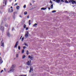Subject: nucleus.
Here are the masks:
<instances>
[{
  "label": "nucleus",
  "mask_w": 76,
  "mask_h": 76,
  "mask_svg": "<svg viewBox=\"0 0 76 76\" xmlns=\"http://www.w3.org/2000/svg\"><path fill=\"white\" fill-rule=\"evenodd\" d=\"M15 66V65H13L12 66V67L10 68V71L8 72V73H12V72H13L14 71V69H13V67H14L13 66Z\"/></svg>",
  "instance_id": "nucleus-1"
},
{
  "label": "nucleus",
  "mask_w": 76,
  "mask_h": 76,
  "mask_svg": "<svg viewBox=\"0 0 76 76\" xmlns=\"http://www.w3.org/2000/svg\"><path fill=\"white\" fill-rule=\"evenodd\" d=\"M56 2L58 3H59L60 2H64V1L63 0H56Z\"/></svg>",
  "instance_id": "nucleus-2"
},
{
  "label": "nucleus",
  "mask_w": 76,
  "mask_h": 76,
  "mask_svg": "<svg viewBox=\"0 0 76 76\" xmlns=\"http://www.w3.org/2000/svg\"><path fill=\"white\" fill-rule=\"evenodd\" d=\"M4 27L3 26H1L0 27V30H1L2 31V32H3L4 31Z\"/></svg>",
  "instance_id": "nucleus-3"
},
{
  "label": "nucleus",
  "mask_w": 76,
  "mask_h": 76,
  "mask_svg": "<svg viewBox=\"0 0 76 76\" xmlns=\"http://www.w3.org/2000/svg\"><path fill=\"white\" fill-rule=\"evenodd\" d=\"M3 39H2V40L1 42V46H3V47H4V42H3Z\"/></svg>",
  "instance_id": "nucleus-4"
},
{
  "label": "nucleus",
  "mask_w": 76,
  "mask_h": 76,
  "mask_svg": "<svg viewBox=\"0 0 76 76\" xmlns=\"http://www.w3.org/2000/svg\"><path fill=\"white\" fill-rule=\"evenodd\" d=\"M29 34V33L28 31H26L25 34V37L26 38H28V34Z\"/></svg>",
  "instance_id": "nucleus-5"
},
{
  "label": "nucleus",
  "mask_w": 76,
  "mask_h": 76,
  "mask_svg": "<svg viewBox=\"0 0 76 76\" xmlns=\"http://www.w3.org/2000/svg\"><path fill=\"white\" fill-rule=\"evenodd\" d=\"M31 60H30V61H28L26 63L28 66H30V65H31Z\"/></svg>",
  "instance_id": "nucleus-6"
},
{
  "label": "nucleus",
  "mask_w": 76,
  "mask_h": 76,
  "mask_svg": "<svg viewBox=\"0 0 76 76\" xmlns=\"http://www.w3.org/2000/svg\"><path fill=\"white\" fill-rule=\"evenodd\" d=\"M7 34L8 36V37H10V32H9V31H8L7 32Z\"/></svg>",
  "instance_id": "nucleus-7"
},
{
  "label": "nucleus",
  "mask_w": 76,
  "mask_h": 76,
  "mask_svg": "<svg viewBox=\"0 0 76 76\" xmlns=\"http://www.w3.org/2000/svg\"><path fill=\"white\" fill-rule=\"evenodd\" d=\"M3 3L4 4V3H5V5L6 6V4H7V0H4Z\"/></svg>",
  "instance_id": "nucleus-8"
},
{
  "label": "nucleus",
  "mask_w": 76,
  "mask_h": 76,
  "mask_svg": "<svg viewBox=\"0 0 76 76\" xmlns=\"http://www.w3.org/2000/svg\"><path fill=\"white\" fill-rule=\"evenodd\" d=\"M18 42H17L15 44V45L14 46V48H17L18 45Z\"/></svg>",
  "instance_id": "nucleus-9"
},
{
  "label": "nucleus",
  "mask_w": 76,
  "mask_h": 76,
  "mask_svg": "<svg viewBox=\"0 0 76 76\" xmlns=\"http://www.w3.org/2000/svg\"><path fill=\"white\" fill-rule=\"evenodd\" d=\"M3 63V60H1V58L0 57V63L1 64Z\"/></svg>",
  "instance_id": "nucleus-10"
},
{
  "label": "nucleus",
  "mask_w": 76,
  "mask_h": 76,
  "mask_svg": "<svg viewBox=\"0 0 76 76\" xmlns=\"http://www.w3.org/2000/svg\"><path fill=\"white\" fill-rule=\"evenodd\" d=\"M13 18L14 19V20H15V14H13Z\"/></svg>",
  "instance_id": "nucleus-11"
},
{
  "label": "nucleus",
  "mask_w": 76,
  "mask_h": 76,
  "mask_svg": "<svg viewBox=\"0 0 76 76\" xmlns=\"http://www.w3.org/2000/svg\"><path fill=\"white\" fill-rule=\"evenodd\" d=\"M28 58H30V59H31V60H32V58H33V57H32L30 56H28Z\"/></svg>",
  "instance_id": "nucleus-12"
},
{
  "label": "nucleus",
  "mask_w": 76,
  "mask_h": 76,
  "mask_svg": "<svg viewBox=\"0 0 76 76\" xmlns=\"http://www.w3.org/2000/svg\"><path fill=\"white\" fill-rule=\"evenodd\" d=\"M31 71H33V69H32L31 67H30V69L29 71L30 73H31Z\"/></svg>",
  "instance_id": "nucleus-13"
},
{
  "label": "nucleus",
  "mask_w": 76,
  "mask_h": 76,
  "mask_svg": "<svg viewBox=\"0 0 76 76\" xmlns=\"http://www.w3.org/2000/svg\"><path fill=\"white\" fill-rule=\"evenodd\" d=\"M16 9L17 10H19V6H17L16 7Z\"/></svg>",
  "instance_id": "nucleus-14"
},
{
  "label": "nucleus",
  "mask_w": 76,
  "mask_h": 76,
  "mask_svg": "<svg viewBox=\"0 0 76 76\" xmlns=\"http://www.w3.org/2000/svg\"><path fill=\"white\" fill-rule=\"evenodd\" d=\"M36 26H37V23H35V24H34L33 25V26H34V27H37Z\"/></svg>",
  "instance_id": "nucleus-15"
},
{
  "label": "nucleus",
  "mask_w": 76,
  "mask_h": 76,
  "mask_svg": "<svg viewBox=\"0 0 76 76\" xmlns=\"http://www.w3.org/2000/svg\"><path fill=\"white\" fill-rule=\"evenodd\" d=\"M46 9H47L46 8H45L44 7H43V8H42L41 9V10H45Z\"/></svg>",
  "instance_id": "nucleus-16"
},
{
  "label": "nucleus",
  "mask_w": 76,
  "mask_h": 76,
  "mask_svg": "<svg viewBox=\"0 0 76 76\" xmlns=\"http://www.w3.org/2000/svg\"><path fill=\"white\" fill-rule=\"evenodd\" d=\"M23 26L24 28H26V25L24 24Z\"/></svg>",
  "instance_id": "nucleus-17"
},
{
  "label": "nucleus",
  "mask_w": 76,
  "mask_h": 76,
  "mask_svg": "<svg viewBox=\"0 0 76 76\" xmlns=\"http://www.w3.org/2000/svg\"><path fill=\"white\" fill-rule=\"evenodd\" d=\"M50 7L51 9H53V4H51Z\"/></svg>",
  "instance_id": "nucleus-18"
},
{
  "label": "nucleus",
  "mask_w": 76,
  "mask_h": 76,
  "mask_svg": "<svg viewBox=\"0 0 76 76\" xmlns=\"http://www.w3.org/2000/svg\"><path fill=\"white\" fill-rule=\"evenodd\" d=\"M72 4H75V3H76V1H73L72 2Z\"/></svg>",
  "instance_id": "nucleus-19"
},
{
  "label": "nucleus",
  "mask_w": 76,
  "mask_h": 76,
  "mask_svg": "<svg viewBox=\"0 0 76 76\" xmlns=\"http://www.w3.org/2000/svg\"><path fill=\"white\" fill-rule=\"evenodd\" d=\"M74 1V0H70V1H69V2L70 3V2H72Z\"/></svg>",
  "instance_id": "nucleus-20"
},
{
  "label": "nucleus",
  "mask_w": 76,
  "mask_h": 76,
  "mask_svg": "<svg viewBox=\"0 0 76 76\" xmlns=\"http://www.w3.org/2000/svg\"><path fill=\"white\" fill-rule=\"evenodd\" d=\"M10 13H12V12H13V9H11V10H10Z\"/></svg>",
  "instance_id": "nucleus-21"
},
{
  "label": "nucleus",
  "mask_w": 76,
  "mask_h": 76,
  "mask_svg": "<svg viewBox=\"0 0 76 76\" xmlns=\"http://www.w3.org/2000/svg\"><path fill=\"white\" fill-rule=\"evenodd\" d=\"M26 57V56H25V55H24L23 56V58H25V57Z\"/></svg>",
  "instance_id": "nucleus-22"
},
{
  "label": "nucleus",
  "mask_w": 76,
  "mask_h": 76,
  "mask_svg": "<svg viewBox=\"0 0 76 76\" xmlns=\"http://www.w3.org/2000/svg\"><path fill=\"white\" fill-rule=\"evenodd\" d=\"M56 12V11L54 10L52 11V13H55Z\"/></svg>",
  "instance_id": "nucleus-23"
},
{
  "label": "nucleus",
  "mask_w": 76,
  "mask_h": 76,
  "mask_svg": "<svg viewBox=\"0 0 76 76\" xmlns=\"http://www.w3.org/2000/svg\"><path fill=\"white\" fill-rule=\"evenodd\" d=\"M65 2L66 3H69V2L67 1V0H66L65 1Z\"/></svg>",
  "instance_id": "nucleus-24"
},
{
  "label": "nucleus",
  "mask_w": 76,
  "mask_h": 76,
  "mask_svg": "<svg viewBox=\"0 0 76 76\" xmlns=\"http://www.w3.org/2000/svg\"><path fill=\"white\" fill-rule=\"evenodd\" d=\"M8 12L9 13H10V10L9 8L8 10Z\"/></svg>",
  "instance_id": "nucleus-25"
},
{
  "label": "nucleus",
  "mask_w": 76,
  "mask_h": 76,
  "mask_svg": "<svg viewBox=\"0 0 76 76\" xmlns=\"http://www.w3.org/2000/svg\"><path fill=\"white\" fill-rule=\"evenodd\" d=\"M24 14L25 15H27V12H24Z\"/></svg>",
  "instance_id": "nucleus-26"
},
{
  "label": "nucleus",
  "mask_w": 76,
  "mask_h": 76,
  "mask_svg": "<svg viewBox=\"0 0 76 76\" xmlns=\"http://www.w3.org/2000/svg\"><path fill=\"white\" fill-rule=\"evenodd\" d=\"M26 54L27 55L29 54V51H28V50L27 51Z\"/></svg>",
  "instance_id": "nucleus-27"
},
{
  "label": "nucleus",
  "mask_w": 76,
  "mask_h": 76,
  "mask_svg": "<svg viewBox=\"0 0 76 76\" xmlns=\"http://www.w3.org/2000/svg\"><path fill=\"white\" fill-rule=\"evenodd\" d=\"M24 53V50L23 49L22 50V53Z\"/></svg>",
  "instance_id": "nucleus-28"
},
{
  "label": "nucleus",
  "mask_w": 76,
  "mask_h": 76,
  "mask_svg": "<svg viewBox=\"0 0 76 76\" xmlns=\"http://www.w3.org/2000/svg\"><path fill=\"white\" fill-rule=\"evenodd\" d=\"M23 39H24V37H23L22 39H21V41H23Z\"/></svg>",
  "instance_id": "nucleus-29"
},
{
  "label": "nucleus",
  "mask_w": 76,
  "mask_h": 76,
  "mask_svg": "<svg viewBox=\"0 0 76 76\" xmlns=\"http://www.w3.org/2000/svg\"><path fill=\"white\" fill-rule=\"evenodd\" d=\"M18 50H20V47L19 46H18Z\"/></svg>",
  "instance_id": "nucleus-30"
},
{
  "label": "nucleus",
  "mask_w": 76,
  "mask_h": 76,
  "mask_svg": "<svg viewBox=\"0 0 76 76\" xmlns=\"http://www.w3.org/2000/svg\"><path fill=\"white\" fill-rule=\"evenodd\" d=\"M23 8H24V9L26 8V5H25L23 7Z\"/></svg>",
  "instance_id": "nucleus-31"
},
{
  "label": "nucleus",
  "mask_w": 76,
  "mask_h": 76,
  "mask_svg": "<svg viewBox=\"0 0 76 76\" xmlns=\"http://www.w3.org/2000/svg\"><path fill=\"white\" fill-rule=\"evenodd\" d=\"M25 45H26V46H27V47H28V45L26 43H25Z\"/></svg>",
  "instance_id": "nucleus-32"
},
{
  "label": "nucleus",
  "mask_w": 76,
  "mask_h": 76,
  "mask_svg": "<svg viewBox=\"0 0 76 76\" xmlns=\"http://www.w3.org/2000/svg\"><path fill=\"white\" fill-rule=\"evenodd\" d=\"M24 21H22V24L23 25V24H24Z\"/></svg>",
  "instance_id": "nucleus-33"
},
{
  "label": "nucleus",
  "mask_w": 76,
  "mask_h": 76,
  "mask_svg": "<svg viewBox=\"0 0 76 76\" xmlns=\"http://www.w3.org/2000/svg\"><path fill=\"white\" fill-rule=\"evenodd\" d=\"M50 3H51V4H52L53 3V2H52V1H51V0L50 1Z\"/></svg>",
  "instance_id": "nucleus-34"
},
{
  "label": "nucleus",
  "mask_w": 76,
  "mask_h": 76,
  "mask_svg": "<svg viewBox=\"0 0 76 76\" xmlns=\"http://www.w3.org/2000/svg\"><path fill=\"white\" fill-rule=\"evenodd\" d=\"M5 26H7V24H5Z\"/></svg>",
  "instance_id": "nucleus-35"
},
{
  "label": "nucleus",
  "mask_w": 76,
  "mask_h": 76,
  "mask_svg": "<svg viewBox=\"0 0 76 76\" xmlns=\"http://www.w3.org/2000/svg\"><path fill=\"white\" fill-rule=\"evenodd\" d=\"M3 72V70H2L1 71V73H2Z\"/></svg>",
  "instance_id": "nucleus-36"
},
{
  "label": "nucleus",
  "mask_w": 76,
  "mask_h": 76,
  "mask_svg": "<svg viewBox=\"0 0 76 76\" xmlns=\"http://www.w3.org/2000/svg\"><path fill=\"white\" fill-rule=\"evenodd\" d=\"M28 30V28L27 27L26 28V30Z\"/></svg>",
  "instance_id": "nucleus-37"
},
{
  "label": "nucleus",
  "mask_w": 76,
  "mask_h": 76,
  "mask_svg": "<svg viewBox=\"0 0 76 76\" xmlns=\"http://www.w3.org/2000/svg\"><path fill=\"white\" fill-rule=\"evenodd\" d=\"M25 48H26V46H24L23 47V49H25Z\"/></svg>",
  "instance_id": "nucleus-38"
},
{
  "label": "nucleus",
  "mask_w": 76,
  "mask_h": 76,
  "mask_svg": "<svg viewBox=\"0 0 76 76\" xmlns=\"http://www.w3.org/2000/svg\"><path fill=\"white\" fill-rule=\"evenodd\" d=\"M14 29H15V28H12V31H13L14 30Z\"/></svg>",
  "instance_id": "nucleus-39"
},
{
  "label": "nucleus",
  "mask_w": 76,
  "mask_h": 76,
  "mask_svg": "<svg viewBox=\"0 0 76 76\" xmlns=\"http://www.w3.org/2000/svg\"><path fill=\"white\" fill-rule=\"evenodd\" d=\"M16 56L17 57H18V54H16Z\"/></svg>",
  "instance_id": "nucleus-40"
},
{
  "label": "nucleus",
  "mask_w": 76,
  "mask_h": 76,
  "mask_svg": "<svg viewBox=\"0 0 76 76\" xmlns=\"http://www.w3.org/2000/svg\"><path fill=\"white\" fill-rule=\"evenodd\" d=\"M17 4H17V3H15V6H16V5H17Z\"/></svg>",
  "instance_id": "nucleus-41"
},
{
  "label": "nucleus",
  "mask_w": 76,
  "mask_h": 76,
  "mask_svg": "<svg viewBox=\"0 0 76 76\" xmlns=\"http://www.w3.org/2000/svg\"><path fill=\"white\" fill-rule=\"evenodd\" d=\"M48 9L49 10H50V7H48Z\"/></svg>",
  "instance_id": "nucleus-42"
},
{
  "label": "nucleus",
  "mask_w": 76,
  "mask_h": 76,
  "mask_svg": "<svg viewBox=\"0 0 76 76\" xmlns=\"http://www.w3.org/2000/svg\"><path fill=\"white\" fill-rule=\"evenodd\" d=\"M35 2V1L34 0H33L32 1V2Z\"/></svg>",
  "instance_id": "nucleus-43"
},
{
  "label": "nucleus",
  "mask_w": 76,
  "mask_h": 76,
  "mask_svg": "<svg viewBox=\"0 0 76 76\" xmlns=\"http://www.w3.org/2000/svg\"><path fill=\"white\" fill-rule=\"evenodd\" d=\"M4 70L5 72H6V69L5 68L4 69Z\"/></svg>",
  "instance_id": "nucleus-44"
},
{
  "label": "nucleus",
  "mask_w": 76,
  "mask_h": 76,
  "mask_svg": "<svg viewBox=\"0 0 76 76\" xmlns=\"http://www.w3.org/2000/svg\"><path fill=\"white\" fill-rule=\"evenodd\" d=\"M30 5H32V4L31 3H30Z\"/></svg>",
  "instance_id": "nucleus-45"
},
{
  "label": "nucleus",
  "mask_w": 76,
  "mask_h": 76,
  "mask_svg": "<svg viewBox=\"0 0 76 76\" xmlns=\"http://www.w3.org/2000/svg\"><path fill=\"white\" fill-rule=\"evenodd\" d=\"M19 17H20V18H22V16H21V15H20Z\"/></svg>",
  "instance_id": "nucleus-46"
},
{
  "label": "nucleus",
  "mask_w": 76,
  "mask_h": 76,
  "mask_svg": "<svg viewBox=\"0 0 76 76\" xmlns=\"http://www.w3.org/2000/svg\"><path fill=\"white\" fill-rule=\"evenodd\" d=\"M29 15L28 16H27V18H29Z\"/></svg>",
  "instance_id": "nucleus-47"
},
{
  "label": "nucleus",
  "mask_w": 76,
  "mask_h": 76,
  "mask_svg": "<svg viewBox=\"0 0 76 76\" xmlns=\"http://www.w3.org/2000/svg\"><path fill=\"white\" fill-rule=\"evenodd\" d=\"M31 25V23L29 22V25Z\"/></svg>",
  "instance_id": "nucleus-48"
},
{
  "label": "nucleus",
  "mask_w": 76,
  "mask_h": 76,
  "mask_svg": "<svg viewBox=\"0 0 76 76\" xmlns=\"http://www.w3.org/2000/svg\"><path fill=\"white\" fill-rule=\"evenodd\" d=\"M53 1H54L55 2H56V0H53Z\"/></svg>",
  "instance_id": "nucleus-49"
},
{
  "label": "nucleus",
  "mask_w": 76,
  "mask_h": 76,
  "mask_svg": "<svg viewBox=\"0 0 76 76\" xmlns=\"http://www.w3.org/2000/svg\"><path fill=\"white\" fill-rule=\"evenodd\" d=\"M0 13H1V12L0 11Z\"/></svg>",
  "instance_id": "nucleus-50"
},
{
  "label": "nucleus",
  "mask_w": 76,
  "mask_h": 76,
  "mask_svg": "<svg viewBox=\"0 0 76 76\" xmlns=\"http://www.w3.org/2000/svg\"><path fill=\"white\" fill-rule=\"evenodd\" d=\"M9 0L10 1H10H11V0Z\"/></svg>",
  "instance_id": "nucleus-51"
},
{
  "label": "nucleus",
  "mask_w": 76,
  "mask_h": 76,
  "mask_svg": "<svg viewBox=\"0 0 76 76\" xmlns=\"http://www.w3.org/2000/svg\"><path fill=\"white\" fill-rule=\"evenodd\" d=\"M32 9H33L32 8V9H30V10H32Z\"/></svg>",
  "instance_id": "nucleus-52"
},
{
  "label": "nucleus",
  "mask_w": 76,
  "mask_h": 76,
  "mask_svg": "<svg viewBox=\"0 0 76 76\" xmlns=\"http://www.w3.org/2000/svg\"><path fill=\"white\" fill-rule=\"evenodd\" d=\"M30 22H31V20H29V23Z\"/></svg>",
  "instance_id": "nucleus-53"
},
{
  "label": "nucleus",
  "mask_w": 76,
  "mask_h": 76,
  "mask_svg": "<svg viewBox=\"0 0 76 76\" xmlns=\"http://www.w3.org/2000/svg\"><path fill=\"white\" fill-rule=\"evenodd\" d=\"M16 0H15V2H16Z\"/></svg>",
  "instance_id": "nucleus-54"
},
{
  "label": "nucleus",
  "mask_w": 76,
  "mask_h": 76,
  "mask_svg": "<svg viewBox=\"0 0 76 76\" xmlns=\"http://www.w3.org/2000/svg\"><path fill=\"white\" fill-rule=\"evenodd\" d=\"M12 8V7H11V8Z\"/></svg>",
  "instance_id": "nucleus-55"
},
{
  "label": "nucleus",
  "mask_w": 76,
  "mask_h": 76,
  "mask_svg": "<svg viewBox=\"0 0 76 76\" xmlns=\"http://www.w3.org/2000/svg\"><path fill=\"white\" fill-rule=\"evenodd\" d=\"M28 67H28V66H27V68H28Z\"/></svg>",
  "instance_id": "nucleus-56"
},
{
  "label": "nucleus",
  "mask_w": 76,
  "mask_h": 76,
  "mask_svg": "<svg viewBox=\"0 0 76 76\" xmlns=\"http://www.w3.org/2000/svg\"><path fill=\"white\" fill-rule=\"evenodd\" d=\"M23 76H26V75H23Z\"/></svg>",
  "instance_id": "nucleus-57"
},
{
  "label": "nucleus",
  "mask_w": 76,
  "mask_h": 76,
  "mask_svg": "<svg viewBox=\"0 0 76 76\" xmlns=\"http://www.w3.org/2000/svg\"><path fill=\"white\" fill-rule=\"evenodd\" d=\"M22 37H21L20 38V39H21V38H22Z\"/></svg>",
  "instance_id": "nucleus-58"
},
{
  "label": "nucleus",
  "mask_w": 76,
  "mask_h": 76,
  "mask_svg": "<svg viewBox=\"0 0 76 76\" xmlns=\"http://www.w3.org/2000/svg\"><path fill=\"white\" fill-rule=\"evenodd\" d=\"M3 6L4 7V6H5L4 5H3Z\"/></svg>",
  "instance_id": "nucleus-59"
},
{
  "label": "nucleus",
  "mask_w": 76,
  "mask_h": 76,
  "mask_svg": "<svg viewBox=\"0 0 76 76\" xmlns=\"http://www.w3.org/2000/svg\"><path fill=\"white\" fill-rule=\"evenodd\" d=\"M0 40H1V39L0 38Z\"/></svg>",
  "instance_id": "nucleus-60"
},
{
  "label": "nucleus",
  "mask_w": 76,
  "mask_h": 76,
  "mask_svg": "<svg viewBox=\"0 0 76 76\" xmlns=\"http://www.w3.org/2000/svg\"><path fill=\"white\" fill-rule=\"evenodd\" d=\"M0 54H1L0 53Z\"/></svg>",
  "instance_id": "nucleus-61"
},
{
  "label": "nucleus",
  "mask_w": 76,
  "mask_h": 76,
  "mask_svg": "<svg viewBox=\"0 0 76 76\" xmlns=\"http://www.w3.org/2000/svg\"><path fill=\"white\" fill-rule=\"evenodd\" d=\"M20 67H22V66H21Z\"/></svg>",
  "instance_id": "nucleus-62"
},
{
  "label": "nucleus",
  "mask_w": 76,
  "mask_h": 76,
  "mask_svg": "<svg viewBox=\"0 0 76 76\" xmlns=\"http://www.w3.org/2000/svg\"><path fill=\"white\" fill-rule=\"evenodd\" d=\"M73 6V7H74V6Z\"/></svg>",
  "instance_id": "nucleus-63"
},
{
  "label": "nucleus",
  "mask_w": 76,
  "mask_h": 76,
  "mask_svg": "<svg viewBox=\"0 0 76 76\" xmlns=\"http://www.w3.org/2000/svg\"><path fill=\"white\" fill-rule=\"evenodd\" d=\"M14 51H15V50H14Z\"/></svg>",
  "instance_id": "nucleus-64"
}]
</instances>
